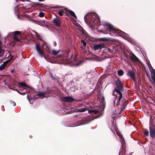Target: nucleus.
Instances as JSON below:
<instances>
[{"label": "nucleus", "instance_id": "f257e3e1", "mask_svg": "<svg viewBox=\"0 0 155 155\" xmlns=\"http://www.w3.org/2000/svg\"><path fill=\"white\" fill-rule=\"evenodd\" d=\"M86 23L90 28L95 25L99 26L100 25L99 18L97 14L95 13H88L84 17Z\"/></svg>", "mask_w": 155, "mask_h": 155}, {"label": "nucleus", "instance_id": "f03ea898", "mask_svg": "<svg viewBox=\"0 0 155 155\" xmlns=\"http://www.w3.org/2000/svg\"><path fill=\"white\" fill-rule=\"evenodd\" d=\"M115 84L117 87L115 88V90L117 92L119 93V97L118 99H117V97H115L114 98L113 104L114 107L117 106L119 105V101L122 97L121 91L123 90L122 84L120 80H117L115 82Z\"/></svg>", "mask_w": 155, "mask_h": 155}, {"label": "nucleus", "instance_id": "7ed1b4c3", "mask_svg": "<svg viewBox=\"0 0 155 155\" xmlns=\"http://www.w3.org/2000/svg\"><path fill=\"white\" fill-rule=\"evenodd\" d=\"M109 28L110 31L112 32V33L116 34L117 35H119V33H120L122 34H123L124 35V36L126 38V39H130L129 38V37H128L127 35L124 32L121 31L119 30H117L115 29V28H113L112 26H109Z\"/></svg>", "mask_w": 155, "mask_h": 155}, {"label": "nucleus", "instance_id": "20e7f679", "mask_svg": "<svg viewBox=\"0 0 155 155\" xmlns=\"http://www.w3.org/2000/svg\"><path fill=\"white\" fill-rule=\"evenodd\" d=\"M8 54L9 52L8 51H5L2 48V43L0 41V58L2 57V59H0V62H2L4 59L5 57L6 56L7 54Z\"/></svg>", "mask_w": 155, "mask_h": 155}, {"label": "nucleus", "instance_id": "39448f33", "mask_svg": "<svg viewBox=\"0 0 155 155\" xmlns=\"http://www.w3.org/2000/svg\"><path fill=\"white\" fill-rule=\"evenodd\" d=\"M73 24L77 26V29L82 34H85V31L83 28L76 21H74L73 22Z\"/></svg>", "mask_w": 155, "mask_h": 155}, {"label": "nucleus", "instance_id": "423d86ee", "mask_svg": "<svg viewBox=\"0 0 155 155\" xmlns=\"http://www.w3.org/2000/svg\"><path fill=\"white\" fill-rule=\"evenodd\" d=\"M36 48L38 54H39L41 58L43 57H44V58L45 60L47 61H48V59L46 58V57L45 56H44V53L41 51L40 48L39 47V46H38V45L37 44L36 45Z\"/></svg>", "mask_w": 155, "mask_h": 155}, {"label": "nucleus", "instance_id": "0eeeda50", "mask_svg": "<svg viewBox=\"0 0 155 155\" xmlns=\"http://www.w3.org/2000/svg\"><path fill=\"white\" fill-rule=\"evenodd\" d=\"M127 74H128V76L132 79L134 82H135L136 80L135 79V73L134 71L131 70H129L127 71Z\"/></svg>", "mask_w": 155, "mask_h": 155}, {"label": "nucleus", "instance_id": "6e6552de", "mask_svg": "<svg viewBox=\"0 0 155 155\" xmlns=\"http://www.w3.org/2000/svg\"><path fill=\"white\" fill-rule=\"evenodd\" d=\"M150 136L152 138H155V128L153 127H149Z\"/></svg>", "mask_w": 155, "mask_h": 155}, {"label": "nucleus", "instance_id": "1a4fd4ad", "mask_svg": "<svg viewBox=\"0 0 155 155\" xmlns=\"http://www.w3.org/2000/svg\"><path fill=\"white\" fill-rule=\"evenodd\" d=\"M105 45L103 43H100L95 45L93 48L95 50H98L104 48Z\"/></svg>", "mask_w": 155, "mask_h": 155}, {"label": "nucleus", "instance_id": "9d476101", "mask_svg": "<svg viewBox=\"0 0 155 155\" xmlns=\"http://www.w3.org/2000/svg\"><path fill=\"white\" fill-rule=\"evenodd\" d=\"M62 101L67 102H71L73 101L74 99L71 97H65L63 98Z\"/></svg>", "mask_w": 155, "mask_h": 155}, {"label": "nucleus", "instance_id": "9b49d317", "mask_svg": "<svg viewBox=\"0 0 155 155\" xmlns=\"http://www.w3.org/2000/svg\"><path fill=\"white\" fill-rule=\"evenodd\" d=\"M130 59L133 62H137L139 61L138 58L133 54H130Z\"/></svg>", "mask_w": 155, "mask_h": 155}, {"label": "nucleus", "instance_id": "f8f14e48", "mask_svg": "<svg viewBox=\"0 0 155 155\" xmlns=\"http://www.w3.org/2000/svg\"><path fill=\"white\" fill-rule=\"evenodd\" d=\"M53 21L55 25L56 26L59 27L61 25L60 21L58 19L55 18L53 19Z\"/></svg>", "mask_w": 155, "mask_h": 155}, {"label": "nucleus", "instance_id": "ddd939ff", "mask_svg": "<svg viewBox=\"0 0 155 155\" xmlns=\"http://www.w3.org/2000/svg\"><path fill=\"white\" fill-rule=\"evenodd\" d=\"M38 95L41 99H43L47 96L45 94V92H41L40 93L38 94Z\"/></svg>", "mask_w": 155, "mask_h": 155}, {"label": "nucleus", "instance_id": "4468645a", "mask_svg": "<svg viewBox=\"0 0 155 155\" xmlns=\"http://www.w3.org/2000/svg\"><path fill=\"white\" fill-rule=\"evenodd\" d=\"M87 107L84 106L78 109V111L79 112H84L87 110Z\"/></svg>", "mask_w": 155, "mask_h": 155}, {"label": "nucleus", "instance_id": "2eb2a0df", "mask_svg": "<svg viewBox=\"0 0 155 155\" xmlns=\"http://www.w3.org/2000/svg\"><path fill=\"white\" fill-rule=\"evenodd\" d=\"M115 129L116 133H117V135L118 136H119V137H122L123 139H124V138L122 137V135H121V134H120V131L118 130V128L117 127H115Z\"/></svg>", "mask_w": 155, "mask_h": 155}, {"label": "nucleus", "instance_id": "dca6fc26", "mask_svg": "<svg viewBox=\"0 0 155 155\" xmlns=\"http://www.w3.org/2000/svg\"><path fill=\"white\" fill-rule=\"evenodd\" d=\"M7 64V62L5 61L0 65V70H2L5 68Z\"/></svg>", "mask_w": 155, "mask_h": 155}, {"label": "nucleus", "instance_id": "f3484780", "mask_svg": "<svg viewBox=\"0 0 155 155\" xmlns=\"http://www.w3.org/2000/svg\"><path fill=\"white\" fill-rule=\"evenodd\" d=\"M68 12L71 15H72L76 19L77 18L76 16L75 15L73 11L70 10H69L68 11Z\"/></svg>", "mask_w": 155, "mask_h": 155}, {"label": "nucleus", "instance_id": "a211bd4d", "mask_svg": "<svg viewBox=\"0 0 155 155\" xmlns=\"http://www.w3.org/2000/svg\"><path fill=\"white\" fill-rule=\"evenodd\" d=\"M18 84L20 86L23 87L24 88H25V87H27V86L26 84L23 82L19 83Z\"/></svg>", "mask_w": 155, "mask_h": 155}, {"label": "nucleus", "instance_id": "6ab92c4d", "mask_svg": "<svg viewBox=\"0 0 155 155\" xmlns=\"http://www.w3.org/2000/svg\"><path fill=\"white\" fill-rule=\"evenodd\" d=\"M65 10V9H61L58 12V14L60 16H62L63 15V14L64 13V11Z\"/></svg>", "mask_w": 155, "mask_h": 155}, {"label": "nucleus", "instance_id": "aec40b11", "mask_svg": "<svg viewBox=\"0 0 155 155\" xmlns=\"http://www.w3.org/2000/svg\"><path fill=\"white\" fill-rule=\"evenodd\" d=\"M143 133L144 135L146 136H148L149 134L148 131L146 129H143Z\"/></svg>", "mask_w": 155, "mask_h": 155}, {"label": "nucleus", "instance_id": "412c9836", "mask_svg": "<svg viewBox=\"0 0 155 155\" xmlns=\"http://www.w3.org/2000/svg\"><path fill=\"white\" fill-rule=\"evenodd\" d=\"M34 5H35L36 6H39L40 7H45V5H44L42 3H35L34 4Z\"/></svg>", "mask_w": 155, "mask_h": 155}, {"label": "nucleus", "instance_id": "4be33fe9", "mask_svg": "<svg viewBox=\"0 0 155 155\" xmlns=\"http://www.w3.org/2000/svg\"><path fill=\"white\" fill-rule=\"evenodd\" d=\"M98 110L96 109L90 110L88 111L89 113H94V114H97L98 113Z\"/></svg>", "mask_w": 155, "mask_h": 155}, {"label": "nucleus", "instance_id": "5701e85b", "mask_svg": "<svg viewBox=\"0 0 155 155\" xmlns=\"http://www.w3.org/2000/svg\"><path fill=\"white\" fill-rule=\"evenodd\" d=\"M124 147H121V149L120 150V151L119 152V155H120V154L121 153L122 155H123V153H124Z\"/></svg>", "mask_w": 155, "mask_h": 155}, {"label": "nucleus", "instance_id": "b1692460", "mask_svg": "<svg viewBox=\"0 0 155 155\" xmlns=\"http://www.w3.org/2000/svg\"><path fill=\"white\" fill-rule=\"evenodd\" d=\"M118 74L119 76H122L123 74V71L121 70H120L118 71Z\"/></svg>", "mask_w": 155, "mask_h": 155}, {"label": "nucleus", "instance_id": "393cba45", "mask_svg": "<svg viewBox=\"0 0 155 155\" xmlns=\"http://www.w3.org/2000/svg\"><path fill=\"white\" fill-rule=\"evenodd\" d=\"M13 33L14 35H19L20 34V32L18 31H15Z\"/></svg>", "mask_w": 155, "mask_h": 155}, {"label": "nucleus", "instance_id": "a878e982", "mask_svg": "<svg viewBox=\"0 0 155 155\" xmlns=\"http://www.w3.org/2000/svg\"><path fill=\"white\" fill-rule=\"evenodd\" d=\"M14 39L15 40L17 41H20V39H18L16 35H14Z\"/></svg>", "mask_w": 155, "mask_h": 155}, {"label": "nucleus", "instance_id": "bb28decb", "mask_svg": "<svg viewBox=\"0 0 155 155\" xmlns=\"http://www.w3.org/2000/svg\"><path fill=\"white\" fill-rule=\"evenodd\" d=\"M82 61H80L78 63H76V64H73V65L74 66H77L80 65L82 63Z\"/></svg>", "mask_w": 155, "mask_h": 155}, {"label": "nucleus", "instance_id": "cd10ccee", "mask_svg": "<svg viewBox=\"0 0 155 155\" xmlns=\"http://www.w3.org/2000/svg\"><path fill=\"white\" fill-rule=\"evenodd\" d=\"M121 147H124V146H125V141L124 140L121 141Z\"/></svg>", "mask_w": 155, "mask_h": 155}, {"label": "nucleus", "instance_id": "c85d7f7f", "mask_svg": "<svg viewBox=\"0 0 155 155\" xmlns=\"http://www.w3.org/2000/svg\"><path fill=\"white\" fill-rule=\"evenodd\" d=\"M52 52L54 55H56L58 52V51H56L55 50H53Z\"/></svg>", "mask_w": 155, "mask_h": 155}, {"label": "nucleus", "instance_id": "c756f323", "mask_svg": "<svg viewBox=\"0 0 155 155\" xmlns=\"http://www.w3.org/2000/svg\"><path fill=\"white\" fill-rule=\"evenodd\" d=\"M39 15L40 17H43L44 16V14L43 12H40L39 13Z\"/></svg>", "mask_w": 155, "mask_h": 155}, {"label": "nucleus", "instance_id": "7c9ffc66", "mask_svg": "<svg viewBox=\"0 0 155 155\" xmlns=\"http://www.w3.org/2000/svg\"><path fill=\"white\" fill-rule=\"evenodd\" d=\"M81 41L82 43L83 46L84 47L86 46L87 44L86 42L84 41L83 40H81Z\"/></svg>", "mask_w": 155, "mask_h": 155}, {"label": "nucleus", "instance_id": "2f4dec72", "mask_svg": "<svg viewBox=\"0 0 155 155\" xmlns=\"http://www.w3.org/2000/svg\"><path fill=\"white\" fill-rule=\"evenodd\" d=\"M95 60L96 61H100L99 59V58L98 56H95Z\"/></svg>", "mask_w": 155, "mask_h": 155}, {"label": "nucleus", "instance_id": "473e14b6", "mask_svg": "<svg viewBox=\"0 0 155 155\" xmlns=\"http://www.w3.org/2000/svg\"><path fill=\"white\" fill-rule=\"evenodd\" d=\"M11 103H12V104L14 106H15L16 105L14 101L12 102Z\"/></svg>", "mask_w": 155, "mask_h": 155}, {"label": "nucleus", "instance_id": "72a5a7b5", "mask_svg": "<svg viewBox=\"0 0 155 155\" xmlns=\"http://www.w3.org/2000/svg\"><path fill=\"white\" fill-rule=\"evenodd\" d=\"M14 71H15V70L14 69H12L11 70L10 72L11 73H13L14 72Z\"/></svg>", "mask_w": 155, "mask_h": 155}, {"label": "nucleus", "instance_id": "f704fd0d", "mask_svg": "<svg viewBox=\"0 0 155 155\" xmlns=\"http://www.w3.org/2000/svg\"><path fill=\"white\" fill-rule=\"evenodd\" d=\"M112 125L113 126H114L115 125H116V123H114V121L112 122Z\"/></svg>", "mask_w": 155, "mask_h": 155}, {"label": "nucleus", "instance_id": "c9c22d12", "mask_svg": "<svg viewBox=\"0 0 155 155\" xmlns=\"http://www.w3.org/2000/svg\"><path fill=\"white\" fill-rule=\"evenodd\" d=\"M52 79H53V80H57V79L55 78V77H54L53 76L51 78Z\"/></svg>", "mask_w": 155, "mask_h": 155}, {"label": "nucleus", "instance_id": "e433bc0d", "mask_svg": "<svg viewBox=\"0 0 155 155\" xmlns=\"http://www.w3.org/2000/svg\"><path fill=\"white\" fill-rule=\"evenodd\" d=\"M121 108H122V109H121L122 110H123L125 108V107L124 105H123V107H122Z\"/></svg>", "mask_w": 155, "mask_h": 155}, {"label": "nucleus", "instance_id": "4c0bfd02", "mask_svg": "<svg viewBox=\"0 0 155 155\" xmlns=\"http://www.w3.org/2000/svg\"><path fill=\"white\" fill-rule=\"evenodd\" d=\"M48 62H50V63H52V62H51V61L49 59H48Z\"/></svg>", "mask_w": 155, "mask_h": 155}, {"label": "nucleus", "instance_id": "58836bf2", "mask_svg": "<svg viewBox=\"0 0 155 155\" xmlns=\"http://www.w3.org/2000/svg\"><path fill=\"white\" fill-rule=\"evenodd\" d=\"M27 98H28V101H30V99L29 98H28V95H27Z\"/></svg>", "mask_w": 155, "mask_h": 155}, {"label": "nucleus", "instance_id": "ea45409f", "mask_svg": "<svg viewBox=\"0 0 155 155\" xmlns=\"http://www.w3.org/2000/svg\"><path fill=\"white\" fill-rule=\"evenodd\" d=\"M76 57H74V58H73V59H74V61H75L76 60Z\"/></svg>", "mask_w": 155, "mask_h": 155}, {"label": "nucleus", "instance_id": "a19ab883", "mask_svg": "<svg viewBox=\"0 0 155 155\" xmlns=\"http://www.w3.org/2000/svg\"><path fill=\"white\" fill-rule=\"evenodd\" d=\"M50 75H51V78H52V77H53V75H52V74L51 73L50 74Z\"/></svg>", "mask_w": 155, "mask_h": 155}, {"label": "nucleus", "instance_id": "79ce46f5", "mask_svg": "<svg viewBox=\"0 0 155 155\" xmlns=\"http://www.w3.org/2000/svg\"><path fill=\"white\" fill-rule=\"evenodd\" d=\"M27 92V91H26V92L22 93H21V94H25V93H26Z\"/></svg>", "mask_w": 155, "mask_h": 155}, {"label": "nucleus", "instance_id": "37998d69", "mask_svg": "<svg viewBox=\"0 0 155 155\" xmlns=\"http://www.w3.org/2000/svg\"><path fill=\"white\" fill-rule=\"evenodd\" d=\"M38 1H39L43 2L44 1V0H38Z\"/></svg>", "mask_w": 155, "mask_h": 155}, {"label": "nucleus", "instance_id": "c03bdc74", "mask_svg": "<svg viewBox=\"0 0 155 155\" xmlns=\"http://www.w3.org/2000/svg\"><path fill=\"white\" fill-rule=\"evenodd\" d=\"M68 62H71V61H68Z\"/></svg>", "mask_w": 155, "mask_h": 155}, {"label": "nucleus", "instance_id": "a18cd8bd", "mask_svg": "<svg viewBox=\"0 0 155 155\" xmlns=\"http://www.w3.org/2000/svg\"><path fill=\"white\" fill-rule=\"evenodd\" d=\"M16 91H17V92H19V91H18L17 90H16Z\"/></svg>", "mask_w": 155, "mask_h": 155}, {"label": "nucleus", "instance_id": "49530a36", "mask_svg": "<svg viewBox=\"0 0 155 155\" xmlns=\"http://www.w3.org/2000/svg\"><path fill=\"white\" fill-rule=\"evenodd\" d=\"M12 58V59H13V58H12H12Z\"/></svg>", "mask_w": 155, "mask_h": 155}, {"label": "nucleus", "instance_id": "de8ad7c7", "mask_svg": "<svg viewBox=\"0 0 155 155\" xmlns=\"http://www.w3.org/2000/svg\"><path fill=\"white\" fill-rule=\"evenodd\" d=\"M8 35H7V37L8 36Z\"/></svg>", "mask_w": 155, "mask_h": 155}, {"label": "nucleus", "instance_id": "09e8293b", "mask_svg": "<svg viewBox=\"0 0 155 155\" xmlns=\"http://www.w3.org/2000/svg\"><path fill=\"white\" fill-rule=\"evenodd\" d=\"M80 126V125H78L77 126Z\"/></svg>", "mask_w": 155, "mask_h": 155}]
</instances>
